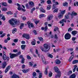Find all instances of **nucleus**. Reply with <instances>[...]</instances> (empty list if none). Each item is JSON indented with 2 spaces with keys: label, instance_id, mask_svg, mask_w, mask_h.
Segmentation results:
<instances>
[{
  "label": "nucleus",
  "instance_id": "nucleus-30",
  "mask_svg": "<svg viewBox=\"0 0 78 78\" xmlns=\"http://www.w3.org/2000/svg\"><path fill=\"white\" fill-rule=\"evenodd\" d=\"M40 11H41L42 12H44V13L45 12V11L44 9H43V8H40Z\"/></svg>",
  "mask_w": 78,
  "mask_h": 78
},
{
  "label": "nucleus",
  "instance_id": "nucleus-26",
  "mask_svg": "<svg viewBox=\"0 0 78 78\" xmlns=\"http://www.w3.org/2000/svg\"><path fill=\"white\" fill-rule=\"evenodd\" d=\"M26 46H27V45H22L21 46V49H22V50H25Z\"/></svg>",
  "mask_w": 78,
  "mask_h": 78
},
{
  "label": "nucleus",
  "instance_id": "nucleus-39",
  "mask_svg": "<svg viewBox=\"0 0 78 78\" xmlns=\"http://www.w3.org/2000/svg\"><path fill=\"white\" fill-rule=\"evenodd\" d=\"M65 12H66V10H64V11H61V12L60 13H61L62 14H63V15L64 16V14H65Z\"/></svg>",
  "mask_w": 78,
  "mask_h": 78
},
{
  "label": "nucleus",
  "instance_id": "nucleus-55",
  "mask_svg": "<svg viewBox=\"0 0 78 78\" xmlns=\"http://www.w3.org/2000/svg\"><path fill=\"white\" fill-rule=\"evenodd\" d=\"M52 76V73L51 72H50V73L49 74V76L50 77H51V76Z\"/></svg>",
  "mask_w": 78,
  "mask_h": 78
},
{
  "label": "nucleus",
  "instance_id": "nucleus-8",
  "mask_svg": "<svg viewBox=\"0 0 78 78\" xmlns=\"http://www.w3.org/2000/svg\"><path fill=\"white\" fill-rule=\"evenodd\" d=\"M53 15L51 14H50L49 16H48L47 20L49 21V20H51L52 19H53Z\"/></svg>",
  "mask_w": 78,
  "mask_h": 78
},
{
  "label": "nucleus",
  "instance_id": "nucleus-34",
  "mask_svg": "<svg viewBox=\"0 0 78 78\" xmlns=\"http://www.w3.org/2000/svg\"><path fill=\"white\" fill-rule=\"evenodd\" d=\"M63 6H68V3H67V2H65L63 3Z\"/></svg>",
  "mask_w": 78,
  "mask_h": 78
},
{
  "label": "nucleus",
  "instance_id": "nucleus-24",
  "mask_svg": "<svg viewBox=\"0 0 78 78\" xmlns=\"http://www.w3.org/2000/svg\"><path fill=\"white\" fill-rule=\"evenodd\" d=\"M48 69V68H47L44 72V73L45 75H47L48 73V69Z\"/></svg>",
  "mask_w": 78,
  "mask_h": 78
},
{
  "label": "nucleus",
  "instance_id": "nucleus-42",
  "mask_svg": "<svg viewBox=\"0 0 78 78\" xmlns=\"http://www.w3.org/2000/svg\"><path fill=\"white\" fill-rule=\"evenodd\" d=\"M54 38L55 39H56V40H57V41H58V40L57 39H58V36H57V35H56V34H55V35Z\"/></svg>",
  "mask_w": 78,
  "mask_h": 78
},
{
  "label": "nucleus",
  "instance_id": "nucleus-33",
  "mask_svg": "<svg viewBox=\"0 0 78 78\" xmlns=\"http://www.w3.org/2000/svg\"><path fill=\"white\" fill-rule=\"evenodd\" d=\"M78 67V66L76 65H75L74 66V69H73V72H75V70H76V68Z\"/></svg>",
  "mask_w": 78,
  "mask_h": 78
},
{
  "label": "nucleus",
  "instance_id": "nucleus-59",
  "mask_svg": "<svg viewBox=\"0 0 78 78\" xmlns=\"http://www.w3.org/2000/svg\"><path fill=\"white\" fill-rule=\"evenodd\" d=\"M72 71H69L68 73V74L69 75L70 74H72Z\"/></svg>",
  "mask_w": 78,
  "mask_h": 78
},
{
  "label": "nucleus",
  "instance_id": "nucleus-9",
  "mask_svg": "<svg viewBox=\"0 0 78 78\" xmlns=\"http://www.w3.org/2000/svg\"><path fill=\"white\" fill-rule=\"evenodd\" d=\"M64 22H67V20H65V19H63L62 20V21H60V23H61V24L62 23V26H64Z\"/></svg>",
  "mask_w": 78,
  "mask_h": 78
},
{
  "label": "nucleus",
  "instance_id": "nucleus-61",
  "mask_svg": "<svg viewBox=\"0 0 78 78\" xmlns=\"http://www.w3.org/2000/svg\"><path fill=\"white\" fill-rule=\"evenodd\" d=\"M13 52H14V53H16V52H17V49H15L13 50Z\"/></svg>",
  "mask_w": 78,
  "mask_h": 78
},
{
  "label": "nucleus",
  "instance_id": "nucleus-5",
  "mask_svg": "<svg viewBox=\"0 0 78 78\" xmlns=\"http://www.w3.org/2000/svg\"><path fill=\"white\" fill-rule=\"evenodd\" d=\"M23 37H25L27 39H29L30 35L28 34H24L22 36Z\"/></svg>",
  "mask_w": 78,
  "mask_h": 78
},
{
  "label": "nucleus",
  "instance_id": "nucleus-12",
  "mask_svg": "<svg viewBox=\"0 0 78 78\" xmlns=\"http://www.w3.org/2000/svg\"><path fill=\"white\" fill-rule=\"evenodd\" d=\"M54 70H55V72L56 73H58L59 72H61L59 71V69L56 66H55L54 68Z\"/></svg>",
  "mask_w": 78,
  "mask_h": 78
},
{
  "label": "nucleus",
  "instance_id": "nucleus-51",
  "mask_svg": "<svg viewBox=\"0 0 78 78\" xmlns=\"http://www.w3.org/2000/svg\"><path fill=\"white\" fill-rule=\"evenodd\" d=\"M6 69L9 70L11 69V66H9L6 67Z\"/></svg>",
  "mask_w": 78,
  "mask_h": 78
},
{
  "label": "nucleus",
  "instance_id": "nucleus-16",
  "mask_svg": "<svg viewBox=\"0 0 78 78\" xmlns=\"http://www.w3.org/2000/svg\"><path fill=\"white\" fill-rule=\"evenodd\" d=\"M63 16L64 15L62 14V13H60L58 14V17L59 18V19H61V18H62L63 17Z\"/></svg>",
  "mask_w": 78,
  "mask_h": 78
},
{
  "label": "nucleus",
  "instance_id": "nucleus-50",
  "mask_svg": "<svg viewBox=\"0 0 78 78\" xmlns=\"http://www.w3.org/2000/svg\"><path fill=\"white\" fill-rule=\"evenodd\" d=\"M56 4H53V9H55V8H56Z\"/></svg>",
  "mask_w": 78,
  "mask_h": 78
},
{
  "label": "nucleus",
  "instance_id": "nucleus-28",
  "mask_svg": "<svg viewBox=\"0 0 78 78\" xmlns=\"http://www.w3.org/2000/svg\"><path fill=\"white\" fill-rule=\"evenodd\" d=\"M17 29L16 28H14L12 31V33H13V34H14L15 32H16V31H17Z\"/></svg>",
  "mask_w": 78,
  "mask_h": 78
},
{
  "label": "nucleus",
  "instance_id": "nucleus-41",
  "mask_svg": "<svg viewBox=\"0 0 78 78\" xmlns=\"http://www.w3.org/2000/svg\"><path fill=\"white\" fill-rule=\"evenodd\" d=\"M6 14H7V15H11V14H12V13L11 12H10V11H9V12H6Z\"/></svg>",
  "mask_w": 78,
  "mask_h": 78
},
{
  "label": "nucleus",
  "instance_id": "nucleus-7",
  "mask_svg": "<svg viewBox=\"0 0 78 78\" xmlns=\"http://www.w3.org/2000/svg\"><path fill=\"white\" fill-rule=\"evenodd\" d=\"M41 59L42 61V62L44 64H47L46 63V62L45 61V57L44 55H41Z\"/></svg>",
  "mask_w": 78,
  "mask_h": 78
},
{
  "label": "nucleus",
  "instance_id": "nucleus-35",
  "mask_svg": "<svg viewBox=\"0 0 78 78\" xmlns=\"http://www.w3.org/2000/svg\"><path fill=\"white\" fill-rule=\"evenodd\" d=\"M2 11H7V8L4 7L2 9Z\"/></svg>",
  "mask_w": 78,
  "mask_h": 78
},
{
  "label": "nucleus",
  "instance_id": "nucleus-52",
  "mask_svg": "<svg viewBox=\"0 0 78 78\" xmlns=\"http://www.w3.org/2000/svg\"><path fill=\"white\" fill-rule=\"evenodd\" d=\"M72 30H73V29H72L71 27H70L68 29V31H72Z\"/></svg>",
  "mask_w": 78,
  "mask_h": 78
},
{
  "label": "nucleus",
  "instance_id": "nucleus-10",
  "mask_svg": "<svg viewBox=\"0 0 78 78\" xmlns=\"http://www.w3.org/2000/svg\"><path fill=\"white\" fill-rule=\"evenodd\" d=\"M57 74L55 75V78H58L61 76V72H59L58 73H57Z\"/></svg>",
  "mask_w": 78,
  "mask_h": 78
},
{
  "label": "nucleus",
  "instance_id": "nucleus-23",
  "mask_svg": "<svg viewBox=\"0 0 78 78\" xmlns=\"http://www.w3.org/2000/svg\"><path fill=\"white\" fill-rule=\"evenodd\" d=\"M29 4L31 6H34V3L32 1L29 2Z\"/></svg>",
  "mask_w": 78,
  "mask_h": 78
},
{
  "label": "nucleus",
  "instance_id": "nucleus-21",
  "mask_svg": "<svg viewBox=\"0 0 78 78\" xmlns=\"http://www.w3.org/2000/svg\"><path fill=\"white\" fill-rule=\"evenodd\" d=\"M76 76L75 74H73L71 75L69 77V78H75Z\"/></svg>",
  "mask_w": 78,
  "mask_h": 78
},
{
  "label": "nucleus",
  "instance_id": "nucleus-43",
  "mask_svg": "<svg viewBox=\"0 0 78 78\" xmlns=\"http://www.w3.org/2000/svg\"><path fill=\"white\" fill-rule=\"evenodd\" d=\"M36 54L38 55V56H39V58H40V57H41V56L40 55H39V54H38V51L37 50V49H36Z\"/></svg>",
  "mask_w": 78,
  "mask_h": 78
},
{
  "label": "nucleus",
  "instance_id": "nucleus-13",
  "mask_svg": "<svg viewBox=\"0 0 78 78\" xmlns=\"http://www.w3.org/2000/svg\"><path fill=\"white\" fill-rule=\"evenodd\" d=\"M48 29V27H47V26H45L44 27H42L41 28V30H44V31H47Z\"/></svg>",
  "mask_w": 78,
  "mask_h": 78
},
{
  "label": "nucleus",
  "instance_id": "nucleus-48",
  "mask_svg": "<svg viewBox=\"0 0 78 78\" xmlns=\"http://www.w3.org/2000/svg\"><path fill=\"white\" fill-rule=\"evenodd\" d=\"M58 9H56L55 10H54V11H53V12L55 13V12H58Z\"/></svg>",
  "mask_w": 78,
  "mask_h": 78
},
{
  "label": "nucleus",
  "instance_id": "nucleus-32",
  "mask_svg": "<svg viewBox=\"0 0 78 78\" xmlns=\"http://www.w3.org/2000/svg\"><path fill=\"white\" fill-rule=\"evenodd\" d=\"M36 9V8H32L30 11V13L31 14H33V11H34V10H35Z\"/></svg>",
  "mask_w": 78,
  "mask_h": 78
},
{
  "label": "nucleus",
  "instance_id": "nucleus-2",
  "mask_svg": "<svg viewBox=\"0 0 78 78\" xmlns=\"http://www.w3.org/2000/svg\"><path fill=\"white\" fill-rule=\"evenodd\" d=\"M48 48V45L46 44H44V48H41V50H42V51L47 52V51H48V50H49L50 49V48H49L48 49V50H47Z\"/></svg>",
  "mask_w": 78,
  "mask_h": 78
},
{
  "label": "nucleus",
  "instance_id": "nucleus-15",
  "mask_svg": "<svg viewBox=\"0 0 78 78\" xmlns=\"http://www.w3.org/2000/svg\"><path fill=\"white\" fill-rule=\"evenodd\" d=\"M72 34L73 36H75L77 34V31L76 30H74L72 31Z\"/></svg>",
  "mask_w": 78,
  "mask_h": 78
},
{
  "label": "nucleus",
  "instance_id": "nucleus-46",
  "mask_svg": "<svg viewBox=\"0 0 78 78\" xmlns=\"http://www.w3.org/2000/svg\"><path fill=\"white\" fill-rule=\"evenodd\" d=\"M65 18L66 19H69V16L68 15H66L65 16Z\"/></svg>",
  "mask_w": 78,
  "mask_h": 78
},
{
  "label": "nucleus",
  "instance_id": "nucleus-49",
  "mask_svg": "<svg viewBox=\"0 0 78 78\" xmlns=\"http://www.w3.org/2000/svg\"><path fill=\"white\" fill-rule=\"evenodd\" d=\"M6 35V33H4L2 35H0L1 37H3L4 36H5Z\"/></svg>",
  "mask_w": 78,
  "mask_h": 78
},
{
  "label": "nucleus",
  "instance_id": "nucleus-53",
  "mask_svg": "<svg viewBox=\"0 0 78 78\" xmlns=\"http://www.w3.org/2000/svg\"><path fill=\"white\" fill-rule=\"evenodd\" d=\"M13 41L14 42H18V39H14V40H13Z\"/></svg>",
  "mask_w": 78,
  "mask_h": 78
},
{
  "label": "nucleus",
  "instance_id": "nucleus-20",
  "mask_svg": "<svg viewBox=\"0 0 78 78\" xmlns=\"http://www.w3.org/2000/svg\"><path fill=\"white\" fill-rule=\"evenodd\" d=\"M31 44L33 45H36V40L34 39V41H32Z\"/></svg>",
  "mask_w": 78,
  "mask_h": 78
},
{
  "label": "nucleus",
  "instance_id": "nucleus-44",
  "mask_svg": "<svg viewBox=\"0 0 78 78\" xmlns=\"http://www.w3.org/2000/svg\"><path fill=\"white\" fill-rule=\"evenodd\" d=\"M3 59L4 60H6V55H3Z\"/></svg>",
  "mask_w": 78,
  "mask_h": 78
},
{
  "label": "nucleus",
  "instance_id": "nucleus-1",
  "mask_svg": "<svg viewBox=\"0 0 78 78\" xmlns=\"http://www.w3.org/2000/svg\"><path fill=\"white\" fill-rule=\"evenodd\" d=\"M9 23L13 27H15V25H19L20 23V20L17 21L16 19H12L10 20Z\"/></svg>",
  "mask_w": 78,
  "mask_h": 78
},
{
  "label": "nucleus",
  "instance_id": "nucleus-37",
  "mask_svg": "<svg viewBox=\"0 0 78 78\" xmlns=\"http://www.w3.org/2000/svg\"><path fill=\"white\" fill-rule=\"evenodd\" d=\"M51 9V6L50 5H48L47 7V9L48 10H50V9Z\"/></svg>",
  "mask_w": 78,
  "mask_h": 78
},
{
  "label": "nucleus",
  "instance_id": "nucleus-25",
  "mask_svg": "<svg viewBox=\"0 0 78 78\" xmlns=\"http://www.w3.org/2000/svg\"><path fill=\"white\" fill-rule=\"evenodd\" d=\"M78 63V60H75L72 62L73 64H76Z\"/></svg>",
  "mask_w": 78,
  "mask_h": 78
},
{
  "label": "nucleus",
  "instance_id": "nucleus-18",
  "mask_svg": "<svg viewBox=\"0 0 78 78\" xmlns=\"http://www.w3.org/2000/svg\"><path fill=\"white\" fill-rule=\"evenodd\" d=\"M2 5L4 6H8V4L6 2H2L1 3Z\"/></svg>",
  "mask_w": 78,
  "mask_h": 78
},
{
  "label": "nucleus",
  "instance_id": "nucleus-19",
  "mask_svg": "<svg viewBox=\"0 0 78 78\" xmlns=\"http://www.w3.org/2000/svg\"><path fill=\"white\" fill-rule=\"evenodd\" d=\"M29 70H30V69H23L22 70V72H23V73H27V72H28Z\"/></svg>",
  "mask_w": 78,
  "mask_h": 78
},
{
  "label": "nucleus",
  "instance_id": "nucleus-11",
  "mask_svg": "<svg viewBox=\"0 0 78 78\" xmlns=\"http://www.w3.org/2000/svg\"><path fill=\"white\" fill-rule=\"evenodd\" d=\"M6 65H7V64H6V62H3L2 64V69H5V68L6 67Z\"/></svg>",
  "mask_w": 78,
  "mask_h": 78
},
{
  "label": "nucleus",
  "instance_id": "nucleus-56",
  "mask_svg": "<svg viewBox=\"0 0 78 78\" xmlns=\"http://www.w3.org/2000/svg\"><path fill=\"white\" fill-rule=\"evenodd\" d=\"M56 28H57V31H58V33H60V31H59V28L57 27H56Z\"/></svg>",
  "mask_w": 78,
  "mask_h": 78
},
{
  "label": "nucleus",
  "instance_id": "nucleus-58",
  "mask_svg": "<svg viewBox=\"0 0 78 78\" xmlns=\"http://www.w3.org/2000/svg\"><path fill=\"white\" fill-rule=\"evenodd\" d=\"M33 33H34L35 35L37 34V32H36V30H33Z\"/></svg>",
  "mask_w": 78,
  "mask_h": 78
},
{
  "label": "nucleus",
  "instance_id": "nucleus-36",
  "mask_svg": "<svg viewBox=\"0 0 78 78\" xmlns=\"http://www.w3.org/2000/svg\"><path fill=\"white\" fill-rule=\"evenodd\" d=\"M21 62L22 64H24V62H25V58H22Z\"/></svg>",
  "mask_w": 78,
  "mask_h": 78
},
{
  "label": "nucleus",
  "instance_id": "nucleus-31",
  "mask_svg": "<svg viewBox=\"0 0 78 78\" xmlns=\"http://www.w3.org/2000/svg\"><path fill=\"white\" fill-rule=\"evenodd\" d=\"M38 39L40 41H41V42H44L43 41V38L42 37H39Z\"/></svg>",
  "mask_w": 78,
  "mask_h": 78
},
{
  "label": "nucleus",
  "instance_id": "nucleus-14",
  "mask_svg": "<svg viewBox=\"0 0 78 78\" xmlns=\"http://www.w3.org/2000/svg\"><path fill=\"white\" fill-rule=\"evenodd\" d=\"M1 17H2L1 19H2V20H3L4 21H5V20H6V18L5 17V16H3V15L1 14V15L0 16V18H1Z\"/></svg>",
  "mask_w": 78,
  "mask_h": 78
},
{
  "label": "nucleus",
  "instance_id": "nucleus-40",
  "mask_svg": "<svg viewBox=\"0 0 78 78\" xmlns=\"http://www.w3.org/2000/svg\"><path fill=\"white\" fill-rule=\"evenodd\" d=\"M44 17V14H41L39 16V18H42V17Z\"/></svg>",
  "mask_w": 78,
  "mask_h": 78
},
{
  "label": "nucleus",
  "instance_id": "nucleus-38",
  "mask_svg": "<svg viewBox=\"0 0 78 78\" xmlns=\"http://www.w3.org/2000/svg\"><path fill=\"white\" fill-rule=\"evenodd\" d=\"M39 78H42V73H39Z\"/></svg>",
  "mask_w": 78,
  "mask_h": 78
},
{
  "label": "nucleus",
  "instance_id": "nucleus-45",
  "mask_svg": "<svg viewBox=\"0 0 78 78\" xmlns=\"http://www.w3.org/2000/svg\"><path fill=\"white\" fill-rule=\"evenodd\" d=\"M33 76L34 77H36V73L35 72H34L33 73Z\"/></svg>",
  "mask_w": 78,
  "mask_h": 78
},
{
  "label": "nucleus",
  "instance_id": "nucleus-60",
  "mask_svg": "<svg viewBox=\"0 0 78 78\" xmlns=\"http://www.w3.org/2000/svg\"><path fill=\"white\" fill-rule=\"evenodd\" d=\"M26 7V8H29V6H28V4H26L25 5Z\"/></svg>",
  "mask_w": 78,
  "mask_h": 78
},
{
  "label": "nucleus",
  "instance_id": "nucleus-4",
  "mask_svg": "<svg viewBox=\"0 0 78 78\" xmlns=\"http://www.w3.org/2000/svg\"><path fill=\"white\" fill-rule=\"evenodd\" d=\"M9 55H10V58L11 59L14 58H16V56H17V54H12V53H10Z\"/></svg>",
  "mask_w": 78,
  "mask_h": 78
},
{
  "label": "nucleus",
  "instance_id": "nucleus-47",
  "mask_svg": "<svg viewBox=\"0 0 78 78\" xmlns=\"http://www.w3.org/2000/svg\"><path fill=\"white\" fill-rule=\"evenodd\" d=\"M73 50V48H69L68 49V51L69 52V51H72Z\"/></svg>",
  "mask_w": 78,
  "mask_h": 78
},
{
  "label": "nucleus",
  "instance_id": "nucleus-17",
  "mask_svg": "<svg viewBox=\"0 0 78 78\" xmlns=\"http://www.w3.org/2000/svg\"><path fill=\"white\" fill-rule=\"evenodd\" d=\"M74 57V55H72L69 59V62H71Z\"/></svg>",
  "mask_w": 78,
  "mask_h": 78
},
{
  "label": "nucleus",
  "instance_id": "nucleus-57",
  "mask_svg": "<svg viewBox=\"0 0 78 78\" xmlns=\"http://www.w3.org/2000/svg\"><path fill=\"white\" fill-rule=\"evenodd\" d=\"M48 56L50 57L51 58H53V55L51 54L49 55Z\"/></svg>",
  "mask_w": 78,
  "mask_h": 78
},
{
  "label": "nucleus",
  "instance_id": "nucleus-64",
  "mask_svg": "<svg viewBox=\"0 0 78 78\" xmlns=\"http://www.w3.org/2000/svg\"><path fill=\"white\" fill-rule=\"evenodd\" d=\"M21 44H25V41H21Z\"/></svg>",
  "mask_w": 78,
  "mask_h": 78
},
{
  "label": "nucleus",
  "instance_id": "nucleus-54",
  "mask_svg": "<svg viewBox=\"0 0 78 78\" xmlns=\"http://www.w3.org/2000/svg\"><path fill=\"white\" fill-rule=\"evenodd\" d=\"M47 3L48 4H50L51 3V1L50 0H48L47 1Z\"/></svg>",
  "mask_w": 78,
  "mask_h": 78
},
{
  "label": "nucleus",
  "instance_id": "nucleus-6",
  "mask_svg": "<svg viewBox=\"0 0 78 78\" xmlns=\"http://www.w3.org/2000/svg\"><path fill=\"white\" fill-rule=\"evenodd\" d=\"M27 23V25H28V27L29 28H30L31 27V28L34 27V25H33V23H30V22H28Z\"/></svg>",
  "mask_w": 78,
  "mask_h": 78
},
{
  "label": "nucleus",
  "instance_id": "nucleus-27",
  "mask_svg": "<svg viewBox=\"0 0 78 78\" xmlns=\"http://www.w3.org/2000/svg\"><path fill=\"white\" fill-rule=\"evenodd\" d=\"M61 62V61L57 59V60L56 61V64H59Z\"/></svg>",
  "mask_w": 78,
  "mask_h": 78
},
{
  "label": "nucleus",
  "instance_id": "nucleus-3",
  "mask_svg": "<svg viewBox=\"0 0 78 78\" xmlns=\"http://www.w3.org/2000/svg\"><path fill=\"white\" fill-rule=\"evenodd\" d=\"M71 38V35H70L69 33H67L65 35V39H66V40L70 39Z\"/></svg>",
  "mask_w": 78,
  "mask_h": 78
},
{
  "label": "nucleus",
  "instance_id": "nucleus-63",
  "mask_svg": "<svg viewBox=\"0 0 78 78\" xmlns=\"http://www.w3.org/2000/svg\"><path fill=\"white\" fill-rule=\"evenodd\" d=\"M27 58L28 59H31V57H30L29 55H28Z\"/></svg>",
  "mask_w": 78,
  "mask_h": 78
},
{
  "label": "nucleus",
  "instance_id": "nucleus-22",
  "mask_svg": "<svg viewBox=\"0 0 78 78\" xmlns=\"http://www.w3.org/2000/svg\"><path fill=\"white\" fill-rule=\"evenodd\" d=\"M77 15V13L76 12H73L72 13V14H71V16H75Z\"/></svg>",
  "mask_w": 78,
  "mask_h": 78
},
{
  "label": "nucleus",
  "instance_id": "nucleus-62",
  "mask_svg": "<svg viewBox=\"0 0 78 78\" xmlns=\"http://www.w3.org/2000/svg\"><path fill=\"white\" fill-rule=\"evenodd\" d=\"M25 65H23L22 66V69H25Z\"/></svg>",
  "mask_w": 78,
  "mask_h": 78
},
{
  "label": "nucleus",
  "instance_id": "nucleus-29",
  "mask_svg": "<svg viewBox=\"0 0 78 78\" xmlns=\"http://www.w3.org/2000/svg\"><path fill=\"white\" fill-rule=\"evenodd\" d=\"M24 27V23H21L20 26V30L22 29V28H23V27Z\"/></svg>",
  "mask_w": 78,
  "mask_h": 78
}]
</instances>
